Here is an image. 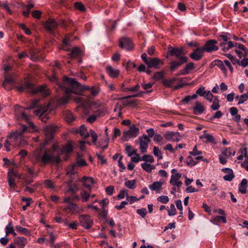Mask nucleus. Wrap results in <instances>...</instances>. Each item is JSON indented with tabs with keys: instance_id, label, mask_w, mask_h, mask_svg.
<instances>
[{
	"instance_id": "f257e3e1",
	"label": "nucleus",
	"mask_w": 248,
	"mask_h": 248,
	"mask_svg": "<svg viewBox=\"0 0 248 248\" xmlns=\"http://www.w3.org/2000/svg\"><path fill=\"white\" fill-rule=\"evenodd\" d=\"M64 81L70 86V87L65 88L66 96L61 98L59 100V104L61 105H65L68 102L72 93L79 94V92L81 91L89 90L92 95L96 96L100 91L99 87H89L81 85L75 78H65Z\"/></svg>"
},
{
	"instance_id": "f03ea898",
	"label": "nucleus",
	"mask_w": 248,
	"mask_h": 248,
	"mask_svg": "<svg viewBox=\"0 0 248 248\" xmlns=\"http://www.w3.org/2000/svg\"><path fill=\"white\" fill-rule=\"evenodd\" d=\"M16 88L18 91L21 92L26 90L28 93H40L44 96H47L49 94V92L46 88V86L41 85L36 87L28 80H26L23 85L17 86Z\"/></svg>"
},
{
	"instance_id": "7ed1b4c3",
	"label": "nucleus",
	"mask_w": 248,
	"mask_h": 248,
	"mask_svg": "<svg viewBox=\"0 0 248 248\" xmlns=\"http://www.w3.org/2000/svg\"><path fill=\"white\" fill-rule=\"evenodd\" d=\"M39 100H32L31 105L29 107H27L25 109L28 110L33 109L36 108H38L34 111V114L38 116L42 122H46L49 118L48 113H46V111L49 108V105H47V106H39Z\"/></svg>"
},
{
	"instance_id": "20e7f679",
	"label": "nucleus",
	"mask_w": 248,
	"mask_h": 248,
	"mask_svg": "<svg viewBox=\"0 0 248 248\" xmlns=\"http://www.w3.org/2000/svg\"><path fill=\"white\" fill-rule=\"evenodd\" d=\"M30 132V130L29 128L26 126L23 125L21 128L11 134L10 137L15 140L18 147H21L27 144V141L24 138L25 133Z\"/></svg>"
},
{
	"instance_id": "39448f33",
	"label": "nucleus",
	"mask_w": 248,
	"mask_h": 248,
	"mask_svg": "<svg viewBox=\"0 0 248 248\" xmlns=\"http://www.w3.org/2000/svg\"><path fill=\"white\" fill-rule=\"evenodd\" d=\"M87 163L85 159L82 158V156L79 154H78L76 158V161L71 167V169L68 171V174H74L76 173V169L78 167H81L87 166Z\"/></svg>"
},
{
	"instance_id": "423d86ee",
	"label": "nucleus",
	"mask_w": 248,
	"mask_h": 248,
	"mask_svg": "<svg viewBox=\"0 0 248 248\" xmlns=\"http://www.w3.org/2000/svg\"><path fill=\"white\" fill-rule=\"evenodd\" d=\"M57 22L54 19H49L46 21L43 25L47 31L51 34L54 35L55 30L58 26Z\"/></svg>"
},
{
	"instance_id": "0eeeda50",
	"label": "nucleus",
	"mask_w": 248,
	"mask_h": 248,
	"mask_svg": "<svg viewBox=\"0 0 248 248\" xmlns=\"http://www.w3.org/2000/svg\"><path fill=\"white\" fill-rule=\"evenodd\" d=\"M140 142V149L142 153L147 152L148 143L150 142L151 139L146 135H143L139 138Z\"/></svg>"
},
{
	"instance_id": "6e6552de",
	"label": "nucleus",
	"mask_w": 248,
	"mask_h": 248,
	"mask_svg": "<svg viewBox=\"0 0 248 248\" xmlns=\"http://www.w3.org/2000/svg\"><path fill=\"white\" fill-rule=\"evenodd\" d=\"M217 43V41L215 40H210L205 43L202 48L204 51L207 52L217 51L218 49V46H216Z\"/></svg>"
},
{
	"instance_id": "1a4fd4ad",
	"label": "nucleus",
	"mask_w": 248,
	"mask_h": 248,
	"mask_svg": "<svg viewBox=\"0 0 248 248\" xmlns=\"http://www.w3.org/2000/svg\"><path fill=\"white\" fill-rule=\"evenodd\" d=\"M81 225L86 229H89L93 225V220L90 217L86 215H82L78 217Z\"/></svg>"
},
{
	"instance_id": "9d476101",
	"label": "nucleus",
	"mask_w": 248,
	"mask_h": 248,
	"mask_svg": "<svg viewBox=\"0 0 248 248\" xmlns=\"http://www.w3.org/2000/svg\"><path fill=\"white\" fill-rule=\"evenodd\" d=\"M46 136L45 144H47L53 138L55 127L51 125H46L44 128Z\"/></svg>"
},
{
	"instance_id": "9b49d317",
	"label": "nucleus",
	"mask_w": 248,
	"mask_h": 248,
	"mask_svg": "<svg viewBox=\"0 0 248 248\" xmlns=\"http://www.w3.org/2000/svg\"><path fill=\"white\" fill-rule=\"evenodd\" d=\"M149 68L158 69L164 64L162 61L156 57H149V60L146 64Z\"/></svg>"
},
{
	"instance_id": "f8f14e48",
	"label": "nucleus",
	"mask_w": 248,
	"mask_h": 248,
	"mask_svg": "<svg viewBox=\"0 0 248 248\" xmlns=\"http://www.w3.org/2000/svg\"><path fill=\"white\" fill-rule=\"evenodd\" d=\"M15 177H18L19 179L22 178L20 174H19L12 169L8 171V178L9 185L11 187H14L16 186Z\"/></svg>"
},
{
	"instance_id": "ddd939ff",
	"label": "nucleus",
	"mask_w": 248,
	"mask_h": 248,
	"mask_svg": "<svg viewBox=\"0 0 248 248\" xmlns=\"http://www.w3.org/2000/svg\"><path fill=\"white\" fill-rule=\"evenodd\" d=\"M187 58L186 56H183L180 57V59H178V61H173L170 62V71L173 72L176 70L182 64L187 62Z\"/></svg>"
},
{
	"instance_id": "4468645a",
	"label": "nucleus",
	"mask_w": 248,
	"mask_h": 248,
	"mask_svg": "<svg viewBox=\"0 0 248 248\" xmlns=\"http://www.w3.org/2000/svg\"><path fill=\"white\" fill-rule=\"evenodd\" d=\"M139 133V129L135 124L130 126L129 130L124 133V137L126 138H132L137 137Z\"/></svg>"
},
{
	"instance_id": "2eb2a0df",
	"label": "nucleus",
	"mask_w": 248,
	"mask_h": 248,
	"mask_svg": "<svg viewBox=\"0 0 248 248\" xmlns=\"http://www.w3.org/2000/svg\"><path fill=\"white\" fill-rule=\"evenodd\" d=\"M119 46L120 47L124 48L127 50H131L133 47L130 40L126 37H122L120 39Z\"/></svg>"
},
{
	"instance_id": "dca6fc26",
	"label": "nucleus",
	"mask_w": 248,
	"mask_h": 248,
	"mask_svg": "<svg viewBox=\"0 0 248 248\" xmlns=\"http://www.w3.org/2000/svg\"><path fill=\"white\" fill-rule=\"evenodd\" d=\"M56 160L58 161L59 160V158H55L53 155L49 154V151L48 150H46L43 153L42 156L40 160V161L42 163L46 164L49 161Z\"/></svg>"
},
{
	"instance_id": "f3484780",
	"label": "nucleus",
	"mask_w": 248,
	"mask_h": 248,
	"mask_svg": "<svg viewBox=\"0 0 248 248\" xmlns=\"http://www.w3.org/2000/svg\"><path fill=\"white\" fill-rule=\"evenodd\" d=\"M204 52L202 47H197L190 54V57L194 60L199 61L202 59Z\"/></svg>"
},
{
	"instance_id": "a211bd4d",
	"label": "nucleus",
	"mask_w": 248,
	"mask_h": 248,
	"mask_svg": "<svg viewBox=\"0 0 248 248\" xmlns=\"http://www.w3.org/2000/svg\"><path fill=\"white\" fill-rule=\"evenodd\" d=\"M183 52V49L182 48H179L177 47H169L168 50V53L171 56H175L178 59H180V57H183L181 56Z\"/></svg>"
},
{
	"instance_id": "6ab92c4d",
	"label": "nucleus",
	"mask_w": 248,
	"mask_h": 248,
	"mask_svg": "<svg viewBox=\"0 0 248 248\" xmlns=\"http://www.w3.org/2000/svg\"><path fill=\"white\" fill-rule=\"evenodd\" d=\"M73 131L76 133H79L84 139H86L89 136V133L84 124L81 125L79 128H75Z\"/></svg>"
},
{
	"instance_id": "aec40b11",
	"label": "nucleus",
	"mask_w": 248,
	"mask_h": 248,
	"mask_svg": "<svg viewBox=\"0 0 248 248\" xmlns=\"http://www.w3.org/2000/svg\"><path fill=\"white\" fill-rule=\"evenodd\" d=\"M63 210L66 212L68 211L72 214H77L78 213L79 208L77 204L72 202L67 204V205L64 207Z\"/></svg>"
},
{
	"instance_id": "412c9836",
	"label": "nucleus",
	"mask_w": 248,
	"mask_h": 248,
	"mask_svg": "<svg viewBox=\"0 0 248 248\" xmlns=\"http://www.w3.org/2000/svg\"><path fill=\"white\" fill-rule=\"evenodd\" d=\"M45 148V143L41 144L39 147L36 149L33 152V156L35 160L37 161H40L41 157L43 155V150Z\"/></svg>"
},
{
	"instance_id": "4be33fe9",
	"label": "nucleus",
	"mask_w": 248,
	"mask_h": 248,
	"mask_svg": "<svg viewBox=\"0 0 248 248\" xmlns=\"http://www.w3.org/2000/svg\"><path fill=\"white\" fill-rule=\"evenodd\" d=\"M67 78V77H65L63 78L62 83H60L58 80L57 78L55 75L53 76L52 77V78H50V80H51L52 81H53L54 82L57 83L59 88L62 89V90H63V91L65 93V88L70 87V86H69L67 83L65 82L64 78Z\"/></svg>"
},
{
	"instance_id": "5701e85b",
	"label": "nucleus",
	"mask_w": 248,
	"mask_h": 248,
	"mask_svg": "<svg viewBox=\"0 0 248 248\" xmlns=\"http://www.w3.org/2000/svg\"><path fill=\"white\" fill-rule=\"evenodd\" d=\"M14 244L21 248H24L27 243V239L24 237H16L14 239Z\"/></svg>"
},
{
	"instance_id": "b1692460",
	"label": "nucleus",
	"mask_w": 248,
	"mask_h": 248,
	"mask_svg": "<svg viewBox=\"0 0 248 248\" xmlns=\"http://www.w3.org/2000/svg\"><path fill=\"white\" fill-rule=\"evenodd\" d=\"M204 134L200 136V139H205L206 140L204 141L205 143L210 142L213 143L214 144H217V142L216 141L215 139L212 135L205 133V131H204Z\"/></svg>"
},
{
	"instance_id": "393cba45",
	"label": "nucleus",
	"mask_w": 248,
	"mask_h": 248,
	"mask_svg": "<svg viewBox=\"0 0 248 248\" xmlns=\"http://www.w3.org/2000/svg\"><path fill=\"white\" fill-rule=\"evenodd\" d=\"M106 72L110 77L113 78L117 77L120 73L118 69H114L111 66H108L106 67Z\"/></svg>"
},
{
	"instance_id": "a878e982",
	"label": "nucleus",
	"mask_w": 248,
	"mask_h": 248,
	"mask_svg": "<svg viewBox=\"0 0 248 248\" xmlns=\"http://www.w3.org/2000/svg\"><path fill=\"white\" fill-rule=\"evenodd\" d=\"M84 186L89 190L91 189V186L94 183V180L92 177L84 176L82 179Z\"/></svg>"
},
{
	"instance_id": "bb28decb",
	"label": "nucleus",
	"mask_w": 248,
	"mask_h": 248,
	"mask_svg": "<svg viewBox=\"0 0 248 248\" xmlns=\"http://www.w3.org/2000/svg\"><path fill=\"white\" fill-rule=\"evenodd\" d=\"M205 110L204 107L199 102H197L195 107L193 108V113L195 115H200Z\"/></svg>"
},
{
	"instance_id": "cd10ccee",
	"label": "nucleus",
	"mask_w": 248,
	"mask_h": 248,
	"mask_svg": "<svg viewBox=\"0 0 248 248\" xmlns=\"http://www.w3.org/2000/svg\"><path fill=\"white\" fill-rule=\"evenodd\" d=\"M14 80L12 77L6 76L3 82L2 85L4 88L7 90H10L11 89V86H8V84H14Z\"/></svg>"
},
{
	"instance_id": "c85d7f7f",
	"label": "nucleus",
	"mask_w": 248,
	"mask_h": 248,
	"mask_svg": "<svg viewBox=\"0 0 248 248\" xmlns=\"http://www.w3.org/2000/svg\"><path fill=\"white\" fill-rule=\"evenodd\" d=\"M248 181L246 179H243L239 185V191L242 194H246L248 187Z\"/></svg>"
},
{
	"instance_id": "c756f323",
	"label": "nucleus",
	"mask_w": 248,
	"mask_h": 248,
	"mask_svg": "<svg viewBox=\"0 0 248 248\" xmlns=\"http://www.w3.org/2000/svg\"><path fill=\"white\" fill-rule=\"evenodd\" d=\"M68 189L65 192H71L72 193H76L79 189V187L77 184H72L71 182H69L67 183Z\"/></svg>"
},
{
	"instance_id": "7c9ffc66",
	"label": "nucleus",
	"mask_w": 248,
	"mask_h": 248,
	"mask_svg": "<svg viewBox=\"0 0 248 248\" xmlns=\"http://www.w3.org/2000/svg\"><path fill=\"white\" fill-rule=\"evenodd\" d=\"M63 115L65 120L68 123H71L75 119L73 113L69 110L64 111Z\"/></svg>"
},
{
	"instance_id": "2f4dec72",
	"label": "nucleus",
	"mask_w": 248,
	"mask_h": 248,
	"mask_svg": "<svg viewBox=\"0 0 248 248\" xmlns=\"http://www.w3.org/2000/svg\"><path fill=\"white\" fill-rule=\"evenodd\" d=\"M176 135H179V132L168 131L165 134L164 137L168 141H173Z\"/></svg>"
},
{
	"instance_id": "473e14b6",
	"label": "nucleus",
	"mask_w": 248,
	"mask_h": 248,
	"mask_svg": "<svg viewBox=\"0 0 248 248\" xmlns=\"http://www.w3.org/2000/svg\"><path fill=\"white\" fill-rule=\"evenodd\" d=\"M142 169L147 172H151L153 170L155 169V167L151 164L144 162L141 164Z\"/></svg>"
},
{
	"instance_id": "72a5a7b5",
	"label": "nucleus",
	"mask_w": 248,
	"mask_h": 248,
	"mask_svg": "<svg viewBox=\"0 0 248 248\" xmlns=\"http://www.w3.org/2000/svg\"><path fill=\"white\" fill-rule=\"evenodd\" d=\"M125 151L128 156H131L134 155H136L137 150L134 149L132 146L126 145H125Z\"/></svg>"
},
{
	"instance_id": "f704fd0d",
	"label": "nucleus",
	"mask_w": 248,
	"mask_h": 248,
	"mask_svg": "<svg viewBox=\"0 0 248 248\" xmlns=\"http://www.w3.org/2000/svg\"><path fill=\"white\" fill-rule=\"evenodd\" d=\"M194 67V64L193 62H190L186 66V67L180 71V74L186 75L189 73V71L193 69Z\"/></svg>"
},
{
	"instance_id": "c9c22d12",
	"label": "nucleus",
	"mask_w": 248,
	"mask_h": 248,
	"mask_svg": "<svg viewBox=\"0 0 248 248\" xmlns=\"http://www.w3.org/2000/svg\"><path fill=\"white\" fill-rule=\"evenodd\" d=\"M162 183L156 181L149 186V188L152 191H157L161 189Z\"/></svg>"
},
{
	"instance_id": "e433bc0d",
	"label": "nucleus",
	"mask_w": 248,
	"mask_h": 248,
	"mask_svg": "<svg viewBox=\"0 0 248 248\" xmlns=\"http://www.w3.org/2000/svg\"><path fill=\"white\" fill-rule=\"evenodd\" d=\"M214 65L219 67L221 71L225 74L226 73V69L223 62L220 60H216L214 61Z\"/></svg>"
},
{
	"instance_id": "4c0bfd02",
	"label": "nucleus",
	"mask_w": 248,
	"mask_h": 248,
	"mask_svg": "<svg viewBox=\"0 0 248 248\" xmlns=\"http://www.w3.org/2000/svg\"><path fill=\"white\" fill-rule=\"evenodd\" d=\"M213 104L211 106V109L213 110H217L220 108L219 101L217 96H215L212 100Z\"/></svg>"
},
{
	"instance_id": "58836bf2",
	"label": "nucleus",
	"mask_w": 248,
	"mask_h": 248,
	"mask_svg": "<svg viewBox=\"0 0 248 248\" xmlns=\"http://www.w3.org/2000/svg\"><path fill=\"white\" fill-rule=\"evenodd\" d=\"M6 234V235L11 233L14 236L16 235V233L14 231V228L12 226L11 222H9V224L6 226L5 228Z\"/></svg>"
},
{
	"instance_id": "ea45409f",
	"label": "nucleus",
	"mask_w": 248,
	"mask_h": 248,
	"mask_svg": "<svg viewBox=\"0 0 248 248\" xmlns=\"http://www.w3.org/2000/svg\"><path fill=\"white\" fill-rule=\"evenodd\" d=\"M80 196L82 201L83 202H86L90 197V193L85 190H82L80 192Z\"/></svg>"
},
{
	"instance_id": "a19ab883",
	"label": "nucleus",
	"mask_w": 248,
	"mask_h": 248,
	"mask_svg": "<svg viewBox=\"0 0 248 248\" xmlns=\"http://www.w3.org/2000/svg\"><path fill=\"white\" fill-rule=\"evenodd\" d=\"M16 230L22 234L26 235H31L30 231L25 228L21 227L20 226H16Z\"/></svg>"
},
{
	"instance_id": "79ce46f5",
	"label": "nucleus",
	"mask_w": 248,
	"mask_h": 248,
	"mask_svg": "<svg viewBox=\"0 0 248 248\" xmlns=\"http://www.w3.org/2000/svg\"><path fill=\"white\" fill-rule=\"evenodd\" d=\"M124 186L128 188L133 189L136 187V181L135 180L126 181L124 183Z\"/></svg>"
},
{
	"instance_id": "37998d69",
	"label": "nucleus",
	"mask_w": 248,
	"mask_h": 248,
	"mask_svg": "<svg viewBox=\"0 0 248 248\" xmlns=\"http://www.w3.org/2000/svg\"><path fill=\"white\" fill-rule=\"evenodd\" d=\"M177 78H173L171 79L168 80L166 79H163L162 82L163 85L167 87H171V85L176 81Z\"/></svg>"
},
{
	"instance_id": "c03bdc74",
	"label": "nucleus",
	"mask_w": 248,
	"mask_h": 248,
	"mask_svg": "<svg viewBox=\"0 0 248 248\" xmlns=\"http://www.w3.org/2000/svg\"><path fill=\"white\" fill-rule=\"evenodd\" d=\"M222 221L223 223H226V219L225 216H216L213 219V222L214 224H217Z\"/></svg>"
},
{
	"instance_id": "a18cd8bd",
	"label": "nucleus",
	"mask_w": 248,
	"mask_h": 248,
	"mask_svg": "<svg viewBox=\"0 0 248 248\" xmlns=\"http://www.w3.org/2000/svg\"><path fill=\"white\" fill-rule=\"evenodd\" d=\"M80 52L81 51L78 47H75L72 49L70 53L69 54V55L71 58H74L78 56L80 54Z\"/></svg>"
},
{
	"instance_id": "49530a36",
	"label": "nucleus",
	"mask_w": 248,
	"mask_h": 248,
	"mask_svg": "<svg viewBox=\"0 0 248 248\" xmlns=\"http://www.w3.org/2000/svg\"><path fill=\"white\" fill-rule=\"evenodd\" d=\"M141 159L142 161L147 162H149L150 163H153L154 162V158L153 156L151 155H144L141 157Z\"/></svg>"
},
{
	"instance_id": "de8ad7c7",
	"label": "nucleus",
	"mask_w": 248,
	"mask_h": 248,
	"mask_svg": "<svg viewBox=\"0 0 248 248\" xmlns=\"http://www.w3.org/2000/svg\"><path fill=\"white\" fill-rule=\"evenodd\" d=\"M204 89L205 88L203 86H201L196 92L195 94H196V96L198 95L200 96L204 97L207 91V90H205Z\"/></svg>"
},
{
	"instance_id": "09e8293b",
	"label": "nucleus",
	"mask_w": 248,
	"mask_h": 248,
	"mask_svg": "<svg viewBox=\"0 0 248 248\" xmlns=\"http://www.w3.org/2000/svg\"><path fill=\"white\" fill-rule=\"evenodd\" d=\"M153 154L154 155L158 157V160L162 159L163 157L161 151L156 146H155L153 148Z\"/></svg>"
},
{
	"instance_id": "8fccbe9b",
	"label": "nucleus",
	"mask_w": 248,
	"mask_h": 248,
	"mask_svg": "<svg viewBox=\"0 0 248 248\" xmlns=\"http://www.w3.org/2000/svg\"><path fill=\"white\" fill-rule=\"evenodd\" d=\"M181 174L180 173H177L175 174H173L171 176V178L170 180V183L172 184L174 182L177 181L181 177Z\"/></svg>"
},
{
	"instance_id": "3c124183",
	"label": "nucleus",
	"mask_w": 248,
	"mask_h": 248,
	"mask_svg": "<svg viewBox=\"0 0 248 248\" xmlns=\"http://www.w3.org/2000/svg\"><path fill=\"white\" fill-rule=\"evenodd\" d=\"M236 46L244 51V54L243 55L244 57H247L248 56V50L243 45L241 44H237Z\"/></svg>"
},
{
	"instance_id": "603ef678",
	"label": "nucleus",
	"mask_w": 248,
	"mask_h": 248,
	"mask_svg": "<svg viewBox=\"0 0 248 248\" xmlns=\"http://www.w3.org/2000/svg\"><path fill=\"white\" fill-rule=\"evenodd\" d=\"M221 155L226 156L229 157L232 155L231 150L230 147L226 148L224 150L221 151Z\"/></svg>"
},
{
	"instance_id": "864d4df0",
	"label": "nucleus",
	"mask_w": 248,
	"mask_h": 248,
	"mask_svg": "<svg viewBox=\"0 0 248 248\" xmlns=\"http://www.w3.org/2000/svg\"><path fill=\"white\" fill-rule=\"evenodd\" d=\"M198 163V161L194 160L191 156H188L186 159V164L189 166H193Z\"/></svg>"
},
{
	"instance_id": "5fc2aeb1",
	"label": "nucleus",
	"mask_w": 248,
	"mask_h": 248,
	"mask_svg": "<svg viewBox=\"0 0 248 248\" xmlns=\"http://www.w3.org/2000/svg\"><path fill=\"white\" fill-rule=\"evenodd\" d=\"M196 98V94H193L192 95H188L185 97L184 99L181 100V102L183 103H187L192 99H195Z\"/></svg>"
},
{
	"instance_id": "6e6d98bb",
	"label": "nucleus",
	"mask_w": 248,
	"mask_h": 248,
	"mask_svg": "<svg viewBox=\"0 0 248 248\" xmlns=\"http://www.w3.org/2000/svg\"><path fill=\"white\" fill-rule=\"evenodd\" d=\"M214 97H215L211 93L210 91L207 90L206 93L205 95L204 98L210 102H212V100L214 99Z\"/></svg>"
},
{
	"instance_id": "4d7b16f0",
	"label": "nucleus",
	"mask_w": 248,
	"mask_h": 248,
	"mask_svg": "<svg viewBox=\"0 0 248 248\" xmlns=\"http://www.w3.org/2000/svg\"><path fill=\"white\" fill-rule=\"evenodd\" d=\"M237 45V43H233L231 41H229L228 43V46L226 47H224L222 48V50L224 51H227L229 49L232 48L233 46H236Z\"/></svg>"
},
{
	"instance_id": "13d9d810",
	"label": "nucleus",
	"mask_w": 248,
	"mask_h": 248,
	"mask_svg": "<svg viewBox=\"0 0 248 248\" xmlns=\"http://www.w3.org/2000/svg\"><path fill=\"white\" fill-rule=\"evenodd\" d=\"M137 213L138 214L140 215L142 218H144L147 214V211L146 208H142L141 209H137Z\"/></svg>"
},
{
	"instance_id": "bf43d9fd",
	"label": "nucleus",
	"mask_w": 248,
	"mask_h": 248,
	"mask_svg": "<svg viewBox=\"0 0 248 248\" xmlns=\"http://www.w3.org/2000/svg\"><path fill=\"white\" fill-rule=\"evenodd\" d=\"M75 7L77 9L81 11H85V7L84 5L81 2H76L75 3Z\"/></svg>"
},
{
	"instance_id": "052dcab7",
	"label": "nucleus",
	"mask_w": 248,
	"mask_h": 248,
	"mask_svg": "<svg viewBox=\"0 0 248 248\" xmlns=\"http://www.w3.org/2000/svg\"><path fill=\"white\" fill-rule=\"evenodd\" d=\"M164 77V72L163 71L157 72H156L154 76V79L155 80H158L159 79H162Z\"/></svg>"
},
{
	"instance_id": "680f3d73",
	"label": "nucleus",
	"mask_w": 248,
	"mask_h": 248,
	"mask_svg": "<svg viewBox=\"0 0 248 248\" xmlns=\"http://www.w3.org/2000/svg\"><path fill=\"white\" fill-rule=\"evenodd\" d=\"M157 200L159 202H162V203L165 204V203H167L169 202V199L168 196L162 195V196L159 197L157 199Z\"/></svg>"
},
{
	"instance_id": "e2e57ef3",
	"label": "nucleus",
	"mask_w": 248,
	"mask_h": 248,
	"mask_svg": "<svg viewBox=\"0 0 248 248\" xmlns=\"http://www.w3.org/2000/svg\"><path fill=\"white\" fill-rule=\"evenodd\" d=\"M91 135V137L93 139V143H95L98 138V136L97 134L94 132V130L90 129L89 135Z\"/></svg>"
},
{
	"instance_id": "0e129e2a",
	"label": "nucleus",
	"mask_w": 248,
	"mask_h": 248,
	"mask_svg": "<svg viewBox=\"0 0 248 248\" xmlns=\"http://www.w3.org/2000/svg\"><path fill=\"white\" fill-rule=\"evenodd\" d=\"M237 63L239 65H241L243 67H245L248 65V58H245L241 61L238 60V62Z\"/></svg>"
},
{
	"instance_id": "69168bd1",
	"label": "nucleus",
	"mask_w": 248,
	"mask_h": 248,
	"mask_svg": "<svg viewBox=\"0 0 248 248\" xmlns=\"http://www.w3.org/2000/svg\"><path fill=\"white\" fill-rule=\"evenodd\" d=\"M168 215L170 216H174L176 214V209L174 204H171L170 205V209L168 210Z\"/></svg>"
},
{
	"instance_id": "338daca9",
	"label": "nucleus",
	"mask_w": 248,
	"mask_h": 248,
	"mask_svg": "<svg viewBox=\"0 0 248 248\" xmlns=\"http://www.w3.org/2000/svg\"><path fill=\"white\" fill-rule=\"evenodd\" d=\"M31 117V116L30 115H27L25 112H21V119L24 120L27 122H29Z\"/></svg>"
},
{
	"instance_id": "774afa93",
	"label": "nucleus",
	"mask_w": 248,
	"mask_h": 248,
	"mask_svg": "<svg viewBox=\"0 0 248 248\" xmlns=\"http://www.w3.org/2000/svg\"><path fill=\"white\" fill-rule=\"evenodd\" d=\"M127 195H128L127 191L125 189H124V190H121L120 192L118 195V197L119 199H124L125 196H126V198Z\"/></svg>"
}]
</instances>
